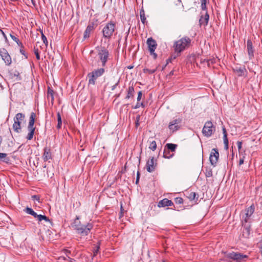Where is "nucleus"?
<instances>
[{
  "label": "nucleus",
  "instance_id": "nucleus-58",
  "mask_svg": "<svg viewBox=\"0 0 262 262\" xmlns=\"http://www.w3.org/2000/svg\"><path fill=\"white\" fill-rule=\"evenodd\" d=\"M150 55H152L154 59H156L157 57V55L156 53H155V52H153V53H150Z\"/></svg>",
  "mask_w": 262,
  "mask_h": 262
},
{
  "label": "nucleus",
  "instance_id": "nucleus-51",
  "mask_svg": "<svg viewBox=\"0 0 262 262\" xmlns=\"http://www.w3.org/2000/svg\"><path fill=\"white\" fill-rule=\"evenodd\" d=\"M237 147H238V150H240L241 149V148H242V142L239 141H237Z\"/></svg>",
  "mask_w": 262,
  "mask_h": 262
},
{
  "label": "nucleus",
  "instance_id": "nucleus-7",
  "mask_svg": "<svg viewBox=\"0 0 262 262\" xmlns=\"http://www.w3.org/2000/svg\"><path fill=\"white\" fill-rule=\"evenodd\" d=\"M25 118V115L23 113H18L16 114L13 118L14 123L13 124V129L15 132L19 133L21 132V123Z\"/></svg>",
  "mask_w": 262,
  "mask_h": 262
},
{
  "label": "nucleus",
  "instance_id": "nucleus-35",
  "mask_svg": "<svg viewBox=\"0 0 262 262\" xmlns=\"http://www.w3.org/2000/svg\"><path fill=\"white\" fill-rule=\"evenodd\" d=\"M150 144L149 148L152 151H155L157 148V143L155 141H149Z\"/></svg>",
  "mask_w": 262,
  "mask_h": 262
},
{
  "label": "nucleus",
  "instance_id": "nucleus-13",
  "mask_svg": "<svg viewBox=\"0 0 262 262\" xmlns=\"http://www.w3.org/2000/svg\"><path fill=\"white\" fill-rule=\"evenodd\" d=\"M157 163H155L154 157H151L146 162V167L147 171L149 172H152L155 171Z\"/></svg>",
  "mask_w": 262,
  "mask_h": 262
},
{
  "label": "nucleus",
  "instance_id": "nucleus-34",
  "mask_svg": "<svg viewBox=\"0 0 262 262\" xmlns=\"http://www.w3.org/2000/svg\"><path fill=\"white\" fill-rule=\"evenodd\" d=\"M35 218H37L38 221H41L42 220H45L46 222H50V220L49 219V218L47 217L45 215H41V214L38 215L37 214V215L36 216Z\"/></svg>",
  "mask_w": 262,
  "mask_h": 262
},
{
  "label": "nucleus",
  "instance_id": "nucleus-59",
  "mask_svg": "<svg viewBox=\"0 0 262 262\" xmlns=\"http://www.w3.org/2000/svg\"><path fill=\"white\" fill-rule=\"evenodd\" d=\"M61 124H62L61 123H57V128L58 129H60V128H61Z\"/></svg>",
  "mask_w": 262,
  "mask_h": 262
},
{
  "label": "nucleus",
  "instance_id": "nucleus-50",
  "mask_svg": "<svg viewBox=\"0 0 262 262\" xmlns=\"http://www.w3.org/2000/svg\"><path fill=\"white\" fill-rule=\"evenodd\" d=\"M177 54L175 56H171L170 58H168L167 60V64L169 62H171L172 59H176L177 57H178Z\"/></svg>",
  "mask_w": 262,
  "mask_h": 262
},
{
  "label": "nucleus",
  "instance_id": "nucleus-2",
  "mask_svg": "<svg viewBox=\"0 0 262 262\" xmlns=\"http://www.w3.org/2000/svg\"><path fill=\"white\" fill-rule=\"evenodd\" d=\"M190 43L191 39L187 36L176 41L173 43V48L175 53L177 54V56H179L182 52L188 48Z\"/></svg>",
  "mask_w": 262,
  "mask_h": 262
},
{
  "label": "nucleus",
  "instance_id": "nucleus-52",
  "mask_svg": "<svg viewBox=\"0 0 262 262\" xmlns=\"http://www.w3.org/2000/svg\"><path fill=\"white\" fill-rule=\"evenodd\" d=\"M32 198L34 200H36L38 202L39 201V196L37 195H32Z\"/></svg>",
  "mask_w": 262,
  "mask_h": 262
},
{
  "label": "nucleus",
  "instance_id": "nucleus-54",
  "mask_svg": "<svg viewBox=\"0 0 262 262\" xmlns=\"http://www.w3.org/2000/svg\"><path fill=\"white\" fill-rule=\"evenodd\" d=\"M96 249L95 250H94V256H95L96 255V254H97L98 251H99V246H97L96 247Z\"/></svg>",
  "mask_w": 262,
  "mask_h": 262
},
{
  "label": "nucleus",
  "instance_id": "nucleus-33",
  "mask_svg": "<svg viewBox=\"0 0 262 262\" xmlns=\"http://www.w3.org/2000/svg\"><path fill=\"white\" fill-rule=\"evenodd\" d=\"M205 176L209 178L212 176V169L210 167H206L205 172Z\"/></svg>",
  "mask_w": 262,
  "mask_h": 262
},
{
  "label": "nucleus",
  "instance_id": "nucleus-17",
  "mask_svg": "<svg viewBox=\"0 0 262 262\" xmlns=\"http://www.w3.org/2000/svg\"><path fill=\"white\" fill-rule=\"evenodd\" d=\"M43 154L42 155V159L45 162L48 161L49 160L52 159V155L51 149L50 148L46 147L43 149Z\"/></svg>",
  "mask_w": 262,
  "mask_h": 262
},
{
  "label": "nucleus",
  "instance_id": "nucleus-21",
  "mask_svg": "<svg viewBox=\"0 0 262 262\" xmlns=\"http://www.w3.org/2000/svg\"><path fill=\"white\" fill-rule=\"evenodd\" d=\"M209 15L206 12L204 16L202 15L199 20V23L200 26L204 25L207 26L208 23Z\"/></svg>",
  "mask_w": 262,
  "mask_h": 262
},
{
  "label": "nucleus",
  "instance_id": "nucleus-37",
  "mask_svg": "<svg viewBox=\"0 0 262 262\" xmlns=\"http://www.w3.org/2000/svg\"><path fill=\"white\" fill-rule=\"evenodd\" d=\"M207 0H201V8L202 10H206Z\"/></svg>",
  "mask_w": 262,
  "mask_h": 262
},
{
  "label": "nucleus",
  "instance_id": "nucleus-61",
  "mask_svg": "<svg viewBox=\"0 0 262 262\" xmlns=\"http://www.w3.org/2000/svg\"><path fill=\"white\" fill-rule=\"evenodd\" d=\"M137 178L140 179V172H139V171H138V172H137Z\"/></svg>",
  "mask_w": 262,
  "mask_h": 262
},
{
  "label": "nucleus",
  "instance_id": "nucleus-28",
  "mask_svg": "<svg viewBox=\"0 0 262 262\" xmlns=\"http://www.w3.org/2000/svg\"><path fill=\"white\" fill-rule=\"evenodd\" d=\"M0 161H3L6 163H9L10 158L7 157V154L6 153L0 152Z\"/></svg>",
  "mask_w": 262,
  "mask_h": 262
},
{
  "label": "nucleus",
  "instance_id": "nucleus-32",
  "mask_svg": "<svg viewBox=\"0 0 262 262\" xmlns=\"http://www.w3.org/2000/svg\"><path fill=\"white\" fill-rule=\"evenodd\" d=\"M140 18H141V22L142 23V24L143 25H144L145 24V23H146L147 21L146 20V17H145L144 11L143 9H141L140 10Z\"/></svg>",
  "mask_w": 262,
  "mask_h": 262
},
{
  "label": "nucleus",
  "instance_id": "nucleus-6",
  "mask_svg": "<svg viewBox=\"0 0 262 262\" xmlns=\"http://www.w3.org/2000/svg\"><path fill=\"white\" fill-rule=\"evenodd\" d=\"M225 257L235 262H243L248 258V256L238 252L232 251L231 252H226Z\"/></svg>",
  "mask_w": 262,
  "mask_h": 262
},
{
  "label": "nucleus",
  "instance_id": "nucleus-45",
  "mask_svg": "<svg viewBox=\"0 0 262 262\" xmlns=\"http://www.w3.org/2000/svg\"><path fill=\"white\" fill-rule=\"evenodd\" d=\"M10 37L14 41H15L18 45H19V40L17 37H16L15 36L12 34H10Z\"/></svg>",
  "mask_w": 262,
  "mask_h": 262
},
{
  "label": "nucleus",
  "instance_id": "nucleus-19",
  "mask_svg": "<svg viewBox=\"0 0 262 262\" xmlns=\"http://www.w3.org/2000/svg\"><path fill=\"white\" fill-rule=\"evenodd\" d=\"M247 48L249 58L252 59L254 57V51L253 49L252 42L251 39H248L247 40Z\"/></svg>",
  "mask_w": 262,
  "mask_h": 262
},
{
  "label": "nucleus",
  "instance_id": "nucleus-56",
  "mask_svg": "<svg viewBox=\"0 0 262 262\" xmlns=\"http://www.w3.org/2000/svg\"><path fill=\"white\" fill-rule=\"evenodd\" d=\"M178 3H176V5H181V6H182V8L183 9H184V6L182 4V1L181 0H177Z\"/></svg>",
  "mask_w": 262,
  "mask_h": 262
},
{
  "label": "nucleus",
  "instance_id": "nucleus-29",
  "mask_svg": "<svg viewBox=\"0 0 262 262\" xmlns=\"http://www.w3.org/2000/svg\"><path fill=\"white\" fill-rule=\"evenodd\" d=\"M27 128L29 131V133L28 134V135H27L26 138L28 140H31L33 139V136L34 134V132H35V128Z\"/></svg>",
  "mask_w": 262,
  "mask_h": 262
},
{
  "label": "nucleus",
  "instance_id": "nucleus-46",
  "mask_svg": "<svg viewBox=\"0 0 262 262\" xmlns=\"http://www.w3.org/2000/svg\"><path fill=\"white\" fill-rule=\"evenodd\" d=\"M140 116L139 115L136 117V127L137 128L139 125V120H140Z\"/></svg>",
  "mask_w": 262,
  "mask_h": 262
},
{
  "label": "nucleus",
  "instance_id": "nucleus-31",
  "mask_svg": "<svg viewBox=\"0 0 262 262\" xmlns=\"http://www.w3.org/2000/svg\"><path fill=\"white\" fill-rule=\"evenodd\" d=\"M24 211L28 214H30L32 215L34 217H36V216L37 215V213L33 210V209L31 208H29L28 207H26Z\"/></svg>",
  "mask_w": 262,
  "mask_h": 262
},
{
  "label": "nucleus",
  "instance_id": "nucleus-26",
  "mask_svg": "<svg viewBox=\"0 0 262 262\" xmlns=\"http://www.w3.org/2000/svg\"><path fill=\"white\" fill-rule=\"evenodd\" d=\"M171 151H169L167 148L166 147L164 148V151H163V157L164 158L167 159H170L172 158L173 156V153H171Z\"/></svg>",
  "mask_w": 262,
  "mask_h": 262
},
{
  "label": "nucleus",
  "instance_id": "nucleus-53",
  "mask_svg": "<svg viewBox=\"0 0 262 262\" xmlns=\"http://www.w3.org/2000/svg\"><path fill=\"white\" fill-rule=\"evenodd\" d=\"M244 159L245 157H243L242 158H241L239 161V165H241L244 163Z\"/></svg>",
  "mask_w": 262,
  "mask_h": 262
},
{
  "label": "nucleus",
  "instance_id": "nucleus-36",
  "mask_svg": "<svg viewBox=\"0 0 262 262\" xmlns=\"http://www.w3.org/2000/svg\"><path fill=\"white\" fill-rule=\"evenodd\" d=\"M157 70V68L154 69H149L147 68H144L143 71L144 73H148L149 74H151L154 73Z\"/></svg>",
  "mask_w": 262,
  "mask_h": 262
},
{
  "label": "nucleus",
  "instance_id": "nucleus-60",
  "mask_svg": "<svg viewBox=\"0 0 262 262\" xmlns=\"http://www.w3.org/2000/svg\"><path fill=\"white\" fill-rule=\"evenodd\" d=\"M15 76H17L18 77V80H20V77H19V73L18 72L17 74H14Z\"/></svg>",
  "mask_w": 262,
  "mask_h": 262
},
{
  "label": "nucleus",
  "instance_id": "nucleus-15",
  "mask_svg": "<svg viewBox=\"0 0 262 262\" xmlns=\"http://www.w3.org/2000/svg\"><path fill=\"white\" fill-rule=\"evenodd\" d=\"M96 25L89 23L83 34V38L85 39L90 37L91 33L96 28Z\"/></svg>",
  "mask_w": 262,
  "mask_h": 262
},
{
  "label": "nucleus",
  "instance_id": "nucleus-40",
  "mask_svg": "<svg viewBox=\"0 0 262 262\" xmlns=\"http://www.w3.org/2000/svg\"><path fill=\"white\" fill-rule=\"evenodd\" d=\"M63 252L65 254V255H66L67 257H70L69 255H71L72 256H74V255L71 253V251L68 250L67 249H63Z\"/></svg>",
  "mask_w": 262,
  "mask_h": 262
},
{
  "label": "nucleus",
  "instance_id": "nucleus-27",
  "mask_svg": "<svg viewBox=\"0 0 262 262\" xmlns=\"http://www.w3.org/2000/svg\"><path fill=\"white\" fill-rule=\"evenodd\" d=\"M47 98L48 100H50L51 102L53 103L54 101V91L50 88L48 89Z\"/></svg>",
  "mask_w": 262,
  "mask_h": 262
},
{
  "label": "nucleus",
  "instance_id": "nucleus-20",
  "mask_svg": "<svg viewBox=\"0 0 262 262\" xmlns=\"http://www.w3.org/2000/svg\"><path fill=\"white\" fill-rule=\"evenodd\" d=\"M244 229L243 230V236L245 238H248L250 234V225L249 224L243 223Z\"/></svg>",
  "mask_w": 262,
  "mask_h": 262
},
{
  "label": "nucleus",
  "instance_id": "nucleus-64",
  "mask_svg": "<svg viewBox=\"0 0 262 262\" xmlns=\"http://www.w3.org/2000/svg\"><path fill=\"white\" fill-rule=\"evenodd\" d=\"M173 71H171V72H170L169 75H173Z\"/></svg>",
  "mask_w": 262,
  "mask_h": 262
},
{
  "label": "nucleus",
  "instance_id": "nucleus-49",
  "mask_svg": "<svg viewBox=\"0 0 262 262\" xmlns=\"http://www.w3.org/2000/svg\"><path fill=\"white\" fill-rule=\"evenodd\" d=\"M142 91H139L138 93V97H137V101L138 102H139L141 99V97H142Z\"/></svg>",
  "mask_w": 262,
  "mask_h": 262
},
{
  "label": "nucleus",
  "instance_id": "nucleus-11",
  "mask_svg": "<svg viewBox=\"0 0 262 262\" xmlns=\"http://www.w3.org/2000/svg\"><path fill=\"white\" fill-rule=\"evenodd\" d=\"M219 158V153L218 150L216 148H213L210 154L209 161L213 167L216 166Z\"/></svg>",
  "mask_w": 262,
  "mask_h": 262
},
{
  "label": "nucleus",
  "instance_id": "nucleus-5",
  "mask_svg": "<svg viewBox=\"0 0 262 262\" xmlns=\"http://www.w3.org/2000/svg\"><path fill=\"white\" fill-rule=\"evenodd\" d=\"M96 50L99 58L102 63V66L104 67L109 57V52L104 47H97Z\"/></svg>",
  "mask_w": 262,
  "mask_h": 262
},
{
  "label": "nucleus",
  "instance_id": "nucleus-18",
  "mask_svg": "<svg viewBox=\"0 0 262 262\" xmlns=\"http://www.w3.org/2000/svg\"><path fill=\"white\" fill-rule=\"evenodd\" d=\"M173 205V202L167 199H164L160 201L158 204L159 207L171 206Z\"/></svg>",
  "mask_w": 262,
  "mask_h": 262
},
{
  "label": "nucleus",
  "instance_id": "nucleus-3",
  "mask_svg": "<svg viewBox=\"0 0 262 262\" xmlns=\"http://www.w3.org/2000/svg\"><path fill=\"white\" fill-rule=\"evenodd\" d=\"M103 37L106 39H110L117 34L116 23L111 21L107 23L102 29Z\"/></svg>",
  "mask_w": 262,
  "mask_h": 262
},
{
  "label": "nucleus",
  "instance_id": "nucleus-22",
  "mask_svg": "<svg viewBox=\"0 0 262 262\" xmlns=\"http://www.w3.org/2000/svg\"><path fill=\"white\" fill-rule=\"evenodd\" d=\"M36 114L34 112H32L29 118V123L27 128H35L34 127Z\"/></svg>",
  "mask_w": 262,
  "mask_h": 262
},
{
  "label": "nucleus",
  "instance_id": "nucleus-8",
  "mask_svg": "<svg viewBox=\"0 0 262 262\" xmlns=\"http://www.w3.org/2000/svg\"><path fill=\"white\" fill-rule=\"evenodd\" d=\"M215 130V127L213 125L211 121H207L205 123L202 129L203 135L207 137H210Z\"/></svg>",
  "mask_w": 262,
  "mask_h": 262
},
{
  "label": "nucleus",
  "instance_id": "nucleus-9",
  "mask_svg": "<svg viewBox=\"0 0 262 262\" xmlns=\"http://www.w3.org/2000/svg\"><path fill=\"white\" fill-rule=\"evenodd\" d=\"M255 210L254 205H251L245 210V213L242 216V223L247 224L250 222V217L253 214Z\"/></svg>",
  "mask_w": 262,
  "mask_h": 262
},
{
  "label": "nucleus",
  "instance_id": "nucleus-41",
  "mask_svg": "<svg viewBox=\"0 0 262 262\" xmlns=\"http://www.w3.org/2000/svg\"><path fill=\"white\" fill-rule=\"evenodd\" d=\"M34 54H35L36 59L37 60H40V55H39V54L38 49L34 48Z\"/></svg>",
  "mask_w": 262,
  "mask_h": 262
},
{
  "label": "nucleus",
  "instance_id": "nucleus-30",
  "mask_svg": "<svg viewBox=\"0 0 262 262\" xmlns=\"http://www.w3.org/2000/svg\"><path fill=\"white\" fill-rule=\"evenodd\" d=\"M165 147L173 152L175 151L177 147V145L173 143H167L166 144Z\"/></svg>",
  "mask_w": 262,
  "mask_h": 262
},
{
  "label": "nucleus",
  "instance_id": "nucleus-44",
  "mask_svg": "<svg viewBox=\"0 0 262 262\" xmlns=\"http://www.w3.org/2000/svg\"><path fill=\"white\" fill-rule=\"evenodd\" d=\"M21 45V48L20 49V53L24 55L25 58H28V56L25 53V50L23 48V45L22 44L20 43Z\"/></svg>",
  "mask_w": 262,
  "mask_h": 262
},
{
  "label": "nucleus",
  "instance_id": "nucleus-25",
  "mask_svg": "<svg viewBox=\"0 0 262 262\" xmlns=\"http://www.w3.org/2000/svg\"><path fill=\"white\" fill-rule=\"evenodd\" d=\"M198 194L194 192H191L189 193L188 195L187 196L188 198L190 201H193L194 202H196L198 200Z\"/></svg>",
  "mask_w": 262,
  "mask_h": 262
},
{
  "label": "nucleus",
  "instance_id": "nucleus-39",
  "mask_svg": "<svg viewBox=\"0 0 262 262\" xmlns=\"http://www.w3.org/2000/svg\"><path fill=\"white\" fill-rule=\"evenodd\" d=\"M89 23L90 24H94L96 25V27H97L99 24L98 19L97 18H94L93 19H92L90 21Z\"/></svg>",
  "mask_w": 262,
  "mask_h": 262
},
{
  "label": "nucleus",
  "instance_id": "nucleus-10",
  "mask_svg": "<svg viewBox=\"0 0 262 262\" xmlns=\"http://www.w3.org/2000/svg\"><path fill=\"white\" fill-rule=\"evenodd\" d=\"M181 122V118L173 119L169 122L168 127L172 133H174L180 129Z\"/></svg>",
  "mask_w": 262,
  "mask_h": 262
},
{
  "label": "nucleus",
  "instance_id": "nucleus-23",
  "mask_svg": "<svg viewBox=\"0 0 262 262\" xmlns=\"http://www.w3.org/2000/svg\"><path fill=\"white\" fill-rule=\"evenodd\" d=\"M223 140L224 144L225 145V149L227 150L228 149V140L227 138V133L226 129L225 127H223Z\"/></svg>",
  "mask_w": 262,
  "mask_h": 262
},
{
  "label": "nucleus",
  "instance_id": "nucleus-12",
  "mask_svg": "<svg viewBox=\"0 0 262 262\" xmlns=\"http://www.w3.org/2000/svg\"><path fill=\"white\" fill-rule=\"evenodd\" d=\"M0 56L2 57L6 65L9 66L11 63V58L5 48L0 49Z\"/></svg>",
  "mask_w": 262,
  "mask_h": 262
},
{
  "label": "nucleus",
  "instance_id": "nucleus-16",
  "mask_svg": "<svg viewBox=\"0 0 262 262\" xmlns=\"http://www.w3.org/2000/svg\"><path fill=\"white\" fill-rule=\"evenodd\" d=\"M233 71L238 76H246L247 74V71L245 66L236 67L233 69Z\"/></svg>",
  "mask_w": 262,
  "mask_h": 262
},
{
  "label": "nucleus",
  "instance_id": "nucleus-4",
  "mask_svg": "<svg viewBox=\"0 0 262 262\" xmlns=\"http://www.w3.org/2000/svg\"><path fill=\"white\" fill-rule=\"evenodd\" d=\"M105 73V69L103 68L95 69L87 75L88 78V84L94 85L97 78L102 76Z\"/></svg>",
  "mask_w": 262,
  "mask_h": 262
},
{
  "label": "nucleus",
  "instance_id": "nucleus-1",
  "mask_svg": "<svg viewBox=\"0 0 262 262\" xmlns=\"http://www.w3.org/2000/svg\"><path fill=\"white\" fill-rule=\"evenodd\" d=\"M79 220V216H76L73 223L72 227L76 231L78 234L82 236L88 235L93 228V224L88 223L86 225H83Z\"/></svg>",
  "mask_w": 262,
  "mask_h": 262
},
{
  "label": "nucleus",
  "instance_id": "nucleus-42",
  "mask_svg": "<svg viewBox=\"0 0 262 262\" xmlns=\"http://www.w3.org/2000/svg\"><path fill=\"white\" fill-rule=\"evenodd\" d=\"M140 106H142V107H145V104H144V103L142 102V103H140L139 102H138L136 104V105L133 107V108L134 109H137L138 108H139Z\"/></svg>",
  "mask_w": 262,
  "mask_h": 262
},
{
  "label": "nucleus",
  "instance_id": "nucleus-14",
  "mask_svg": "<svg viewBox=\"0 0 262 262\" xmlns=\"http://www.w3.org/2000/svg\"><path fill=\"white\" fill-rule=\"evenodd\" d=\"M147 44L150 53H153V52H155L157 46L156 40L151 37L149 38L147 40Z\"/></svg>",
  "mask_w": 262,
  "mask_h": 262
},
{
  "label": "nucleus",
  "instance_id": "nucleus-57",
  "mask_svg": "<svg viewBox=\"0 0 262 262\" xmlns=\"http://www.w3.org/2000/svg\"><path fill=\"white\" fill-rule=\"evenodd\" d=\"M68 258L67 260H68L69 262H75L76 261L75 259L72 258L70 257H69Z\"/></svg>",
  "mask_w": 262,
  "mask_h": 262
},
{
  "label": "nucleus",
  "instance_id": "nucleus-55",
  "mask_svg": "<svg viewBox=\"0 0 262 262\" xmlns=\"http://www.w3.org/2000/svg\"><path fill=\"white\" fill-rule=\"evenodd\" d=\"M119 81L116 83H115L114 85H113L112 87H111V90L112 91H114L117 87V86L118 85V84H119Z\"/></svg>",
  "mask_w": 262,
  "mask_h": 262
},
{
  "label": "nucleus",
  "instance_id": "nucleus-63",
  "mask_svg": "<svg viewBox=\"0 0 262 262\" xmlns=\"http://www.w3.org/2000/svg\"><path fill=\"white\" fill-rule=\"evenodd\" d=\"M260 253L262 255V244L260 246Z\"/></svg>",
  "mask_w": 262,
  "mask_h": 262
},
{
  "label": "nucleus",
  "instance_id": "nucleus-47",
  "mask_svg": "<svg viewBox=\"0 0 262 262\" xmlns=\"http://www.w3.org/2000/svg\"><path fill=\"white\" fill-rule=\"evenodd\" d=\"M59 262H62L63 260H66L67 259V257L64 256H61L58 257L57 258Z\"/></svg>",
  "mask_w": 262,
  "mask_h": 262
},
{
  "label": "nucleus",
  "instance_id": "nucleus-24",
  "mask_svg": "<svg viewBox=\"0 0 262 262\" xmlns=\"http://www.w3.org/2000/svg\"><path fill=\"white\" fill-rule=\"evenodd\" d=\"M135 90L133 86H129L127 91V95L125 97L126 99H129L130 98H133L134 96Z\"/></svg>",
  "mask_w": 262,
  "mask_h": 262
},
{
  "label": "nucleus",
  "instance_id": "nucleus-48",
  "mask_svg": "<svg viewBox=\"0 0 262 262\" xmlns=\"http://www.w3.org/2000/svg\"><path fill=\"white\" fill-rule=\"evenodd\" d=\"M57 122H58V123L62 124L61 117V115H60L59 112L57 113Z\"/></svg>",
  "mask_w": 262,
  "mask_h": 262
},
{
  "label": "nucleus",
  "instance_id": "nucleus-62",
  "mask_svg": "<svg viewBox=\"0 0 262 262\" xmlns=\"http://www.w3.org/2000/svg\"><path fill=\"white\" fill-rule=\"evenodd\" d=\"M139 179L136 178V184H137L139 183Z\"/></svg>",
  "mask_w": 262,
  "mask_h": 262
},
{
  "label": "nucleus",
  "instance_id": "nucleus-38",
  "mask_svg": "<svg viewBox=\"0 0 262 262\" xmlns=\"http://www.w3.org/2000/svg\"><path fill=\"white\" fill-rule=\"evenodd\" d=\"M174 202L177 204H181L183 203V199L181 197L175 198Z\"/></svg>",
  "mask_w": 262,
  "mask_h": 262
},
{
  "label": "nucleus",
  "instance_id": "nucleus-43",
  "mask_svg": "<svg viewBox=\"0 0 262 262\" xmlns=\"http://www.w3.org/2000/svg\"><path fill=\"white\" fill-rule=\"evenodd\" d=\"M41 38L43 42V43L47 46L48 45V40L46 36L43 34L42 32H41Z\"/></svg>",
  "mask_w": 262,
  "mask_h": 262
}]
</instances>
